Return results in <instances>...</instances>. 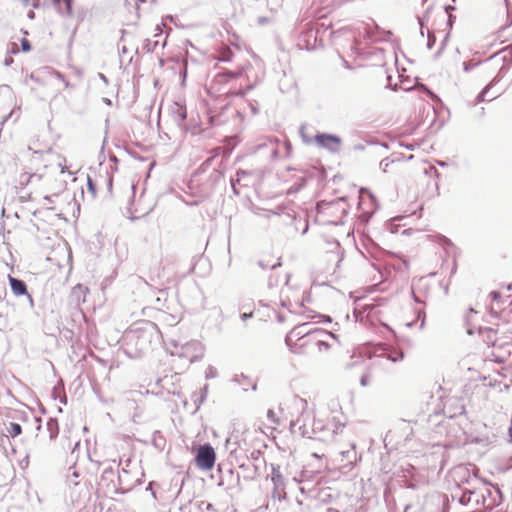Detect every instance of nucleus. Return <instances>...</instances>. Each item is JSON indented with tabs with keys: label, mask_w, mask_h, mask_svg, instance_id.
Returning <instances> with one entry per match:
<instances>
[{
	"label": "nucleus",
	"mask_w": 512,
	"mask_h": 512,
	"mask_svg": "<svg viewBox=\"0 0 512 512\" xmlns=\"http://www.w3.org/2000/svg\"><path fill=\"white\" fill-rule=\"evenodd\" d=\"M431 11V7H428L425 11V15L422 19H419V25H420V34L421 36H424V19L427 17L429 12Z\"/></svg>",
	"instance_id": "79ce46f5"
},
{
	"label": "nucleus",
	"mask_w": 512,
	"mask_h": 512,
	"mask_svg": "<svg viewBox=\"0 0 512 512\" xmlns=\"http://www.w3.org/2000/svg\"><path fill=\"white\" fill-rule=\"evenodd\" d=\"M267 417L268 419L275 423V424H278L279 423V420L276 418V415H275V412L272 410V409H269L268 412H267Z\"/></svg>",
	"instance_id": "09e8293b"
},
{
	"label": "nucleus",
	"mask_w": 512,
	"mask_h": 512,
	"mask_svg": "<svg viewBox=\"0 0 512 512\" xmlns=\"http://www.w3.org/2000/svg\"><path fill=\"white\" fill-rule=\"evenodd\" d=\"M261 456H262V451L259 449H255L250 453L249 458L252 459L253 461H258L261 459Z\"/></svg>",
	"instance_id": "37998d69"
},
{
	"label": "nucleus",
	"mask_w": 512,
	"mask_h": 512,
	"mask_svg": "<svg viewBox=\"0 0 512 512\" xmlns=\"http://www.w3.org/2000/svg\"><path fill=\"white\" fill-rule=\"evenodd\" d=\"M314 141L318 147L326 149L331 153L339 152V147L342 143L340 136L326 132H317L314 136Z\"/></svg>",
	"instance_id": "423d86ee"
},
{
	"label": "nucleus",
	"mask_w": 512,
	"mask_h": 512,
	"mask_svg": "<svg viewBox=\"0 0 512 512\" xmlns=\"http://www.w3.org/2000/svg\"><path fill=\"white\" fill-rule=\"evenodd\" d=\"M362 246L364 250H361V253L365 258L382 261L386 255H391V253L381 248L378 243L368 236L363 238Z\"/></svg>",
	"instance_id": "6e6552de"
},
{
	"label": "nucleus",
	"mask_w": 512,
	"mask_h": 512,
	"mask_svg": "<svg viewBox=\"0 0 512 512\" xmlns=\"http://www.w3.org/2000/svg\"><path fill=\"white\" fill-rule=\"evenodd\" d=\"M232 381L239 385H242L244 391H247L248 386H251V389L253 391L257 390V384L253 383L251 378L243 373L234 375Z\"/></svg>",
	"instance_id": "f3484780"
},
{
	"label": "nucleus",
	"mask_w": 512,
	"mask_h": 512,
	"mask_svg": "<svg viewBox=\"0 0 512 512\" xmlns=\"http://www.w3.org/2000/svg\"><path fill=\"white\" fill-rule=\"evenodd\" d=\"M341 455L343 458L348 460L350 463L352 462L351 458H356V451H355V445L352 446V449L341 452Z\"/></svg>",
	"instance_id": "c9c22d12"
},
{
	"label": "nucleus",
	"mask_w": 512,
	"mask_h": 512,
	"mask_svg": "<svg viewBox=\"0 0 512 512\" xmlns=\"http://www.w3.org/2000/svg\"><path fill=\"white\" fill-rule=\"evenodd\" d=\"M440 244L444 247V248H447V247H452L453 246V243L450 239H448L447 237L445 236H440Z\"/></svg>",
	"instance_id": "49530a36"
},
{
	"label": "nucleus",
	"mask_w": 512,
	"mask_h": 512,
	"mask_svg": "<svg viewBox=\"0 0 512 512\" xmlns=\"http://www.w3.org/2000/svg\"><path fill=\"white\" fill-rule=\"evenodd\" d=\"M423 90L427 92L428 96L433 100V101H440L439 97L433 92L431 91L427 86H424L423 87Z\"/></svg>",
	"instance_id": "8fccbe9b"
},
{
	"label": "nucleus",
	"mask_w": 512,
	"mask_h": 512,
	"mask_svg": "<svg viewBox=\"0 0 512 512\" xmlns=\"http://www.w3.org/2000/svg\"><path fill=\"white\" fill-rule=\"evenodd\" d=\"M436 43V37L432 32H428L427 35V48L432 49Z\"/></svg>",
	"instance_id": "ea45409f"
},
{
	"label": "nucleus",
	"mask_w": 512,
	"mask_h": 512,
	"mask_svg": "<svg viewBox=\"0 0 512 512\" xmlns=\"http://www.w3.org/2000/svg\"><path fill=\"white\" fill-rule=\"evenodd\" d=\"M512 25V11H510L508 8H507V24L502 27V29H505L507 27H510Z\"/></svg>",
	"instance_id": "6e6d98bb"
},
{
	"label": "nucleus",
	"mask_w": 512,
	"mask_h": 512,
	"mask_svg": "<svg viewBox=\"0 0 512 512\" xmlns=\"http://www.w3.org/2000/svg\"><path fill=\"white\" fill-rule=\"evenodd\" d=\"M252 317H253V312H249V313H246V312H244V313H240V318H241V320H243V321H246V320H248V319H250V318H252Z\"/></svg>",
	"instance_id": "680f3d73"
},
{
	"label": "nucleus",
	"mask_w": 512,
	"mask_h": 512,
	"mask_svg": "<svg viewBox=\"0 0 512 512\" xmlns=\"http://www.w3.org/2000/svg\"><path fill=\"white\" fill-rule=\"evenodd\" d=\"M21 50L25 53L32 50L31 42L27 38L21 39Z\"/></svg>",
	"instance_id": "4c0bfd02"
},
{
	"label": "nucleus",
	"mask_w": 512,
	"mask_h": 512,
	"mask_svg": "<svg viewBox=\"0 0 512 512\" xmlns=\"http://www.w3.org/2000/svg\"><path fill=\"white\" fill-rule=\"evenodd\" d=\"M271 481L275 490H285L286 482L278 464H271Z\"/></svg>",
	"instance_id": "4468645a"
},
{
	"label": "nucleus",
	"mask_w": 512,
	"mask_h": 512,
	"mask_svg": "<svg viewBox=\"0 0 512 512\" xmlns=\"http://www.w3.org/2000/svg\"><path fill=\"white\" fill-rule=\"evenodd\" d=\"M217 376V370L215 367L209 365L205 371V377L207 379L215 378Z\"/></svg>",
	"instance_id": "58836bf2"
},
{
	"label": "nucleus",
	"mask_w": 512,
	"mask_h": 512,
	"mask_svg": "<svg viewBox=\"0 0 512 512\" xmlns=\"http://www.w3.org/2000/svg\"><path fill=\"white\" fill-rule=\"evenodd\" d=\"M215 159V156H211L207 158L196 170V174L204 173L207 171V169L210 167L211 163Z\"/></svg>",
	"instance_id": "473e14b6"
},
{
	"label": "nucleus",
	"mask_w": 512,
	"mask_h": 512,
	"mask_svg": "<svg viewBox=\"0 0 512 512\" xmlns=\"http://www.w3.org/2000/svg\"><path fill=\"white\" fill-rule=\"evenodd\" d=\"M397 429H400L405 434L404 441H408L410 439V436L413 434L411 422L406 421L404 419L399 420L397 424Z\"/></svg>",
	"instance_id": "b1692460"
},
{
	"label": "nucleus",
	"mask_w": 512,
	"mask_h": 512,
	"mask_svg": "<svg viewBox=\"0 0 512 512\" xmlns=\"http://www.w3.org/2000/svg\"><path fill=\"white\" fill-rule=\"evenodd\" d=\"M445 499L444 495L440 493H432L426 495L424 498V502L421 507L422 512H439L440 509L444 506Z\"/></svg>",
	"instance_id": "9b49d317"
},
{
	"label": "nucleus",
	"mask_w": 512,
	"mask_h": 512,
	"mask_svg": "<svg viewBox=\"0 0 512 512\" xmlns=\"http://www.w3.org/2000/svg\"><path fill=\"white\" fill-rule=\"evenodd\" d=\"M404 352L403 351H391L387 355V359L390 360L393 363L400 362L404 359Z\"/></svg>",
	"instance_id": "cd10ccee"
},
{
	"label": "nucleus",
	"mask_w": 512,
	"mask_h": 512,
	"mask_svg": "<svg viewBox=\"0 0 512 512\" xmlns=\"http://www.w3.org/2000/svg\"><path fill=\"white\" fill-rule=\"evenodd\" d=\"M317 346L319 348L320 351L322 350H329L330 349V344L327 342V341H324L322 339H317Z\"/></svg>",
	"instance_id": "a19ab883"
},
{
	"label": "nucleus",
	"mask_w": 512,
	"mask_h": 512,
	"mask_svg": "<svg viewBox=\"0 0 512 512\" xmlns=\"http://www.w3.org/2000/svg\"><path fill=\"white\" fill-rule=\"evenodd\" d=\"M240 446V438L238 435L231 434L225 441V447L233 455Z\"/></svg>",
	"instance_id": "aec40b11"
},
{
	"label": "nucleus",
	"mask_w": 512,
	"mask_h": 512,
	"mask_svg": "<svg viewBox=\"0 0 512 512\" xmlns=\"http://www.w3.org/2000/svg\"><path fill=\"white\" fill-rule=\"evenodd\" d=\"M13 62H14L13 58H12L11 56H7V57L4 59L3 64H4L5 66H10Z\"/></svg>",
	"instance_id": "338daca9"
},
{
	"label": "nucleus",
	"mask_w": 512,
	"mask_h": 512,
	"mask_svg": "<svg viewBox=\"0 0 512 512\" xmlns=\"http://www.w3.org/2000/svg\"><path fill=\"white\" fill-rule=\"evenodd\" d=\"M308 323H304L301 325L295 326L285 337V343L289 347L290 351L296 353L294 346L292 345V337H296L297 339H302L306 336H315L316 338L321 337L323 335H330L333 338H337V335L334 333H328L324 329H313L306 330Z\"/></svg>",
	"instance_id": "39448f33"
},
{
	"label": "nucleus",
	"mask_w": 512,
	"mask_h": 512,
	"mask_svg": "<svg viewBox=\"0 0 512 512\" xmlns=\"http://www.w3.org/2000/svg\"><path fill=\"white\" fill-rule=\"evenodd\" d=\"M185 133H190L192 136L199 135L202 132L198 123H187L185 122L182 127H180Z\"/></svg>",
	"instance_id": "393cba45"
},
{
	"label": "nucleus",
	"mask_w": 512,
	"mask_h": 512,
	"mask_svg": "<svg viewBox=\"0 0 512 512\" xmlns=\"http://www.w3.org/2000/svg\"><path fill=\"white\" fill-rule=\"evenodd\" d=\"M87 189L91 193L92 199H94L97 194V186L90 175H87Z\"/></svg>",
	"instance_id": "72a5a7b5"
},
{
	"label": "nucleus",
	"mask_w": 512,
	"mask_h": 512,
	"mask_svg": "<svg viewBox=\"0 0 512 512\" xmlns=\"http://www.w3.org/2000/svg\"><path fill=\"white\" fill-rule=\"evenodd\" d=\"M500 54H503L502 60L507 63L508 66L512 65V46L502 49Z\"/></svg>",
	"instance_id": "c85d7f7f"
},
{
	"label": "nucleus",
	"mask_w": 512,
	"mask_h": 512,
	"mask_svg": "<svg viewBox=\"0 0 512 512\" xmlns=\"http://www.w3.org/2000/svg\"><path fill=\"white\" fill-rule=\"evenodd\" d=\"M368 36H369V38H370L372 41H375V42H381V41H387V40H388V38H386V37H384V38H382V37H378V36L373 35L372 33H369V35H368Z\"/></svg>",
	"instance_id": "bf43d9fd"
},
{
	"label": "nucleus",
	"mask_w": 512,
	"mask_h": 512,
	"mask_svg": "<svg viewBox=\"0 0 512 512\" xmlns=\"http://www.w3.org/2000/svg\"><path fill=\"white\" fill-rule=\"evenodd\" d=\"M56 10L60 14L71 16L73 13V0H53Z\"/></svg>",
	"instance_id": "dca6fc26"
},
{
	"label": "nucleus",
	"mask_w": 512,
	"mask_h": 512,
	"mask_svg": "<svg viewBox=\"0 0 512 512\" xmlns=\"http://www.w3.org/2000/svg\"><path fill=\"white\" fill-rule=\"evenodd\" d=\"M112 187H113V177L111 175H109L107 178V188H108L109 192H112Z\"/></svg>",
	"instance_id": "0e129e2a"
},
{
	"label": "nucleus",
	"mask_w": 512,
	"mask_h": 512,
	"mask_svg": "<svg viewBox=\"0 0 512 512\" xmlns=\"http://www.w3.org/2000/svg\"><path fill=\"white\" fill-rule=\"evenodd\" d=\"M79 476L80 473L76 470L74 466L69 467L68 472L66 474V484L69 487L77 486L79 484Z\"/></svg>",
	"instance_id": "412c9836"
},
{
	"label": "nucleus",
	"mask_w": 512,
	"mask_h": 512,
	"mask_svg": "<svg viewBox=\"0 0 512 512\" xmlns=\"http://www.w3.org/2000/svg\"><path fill=\"white\" fill-rule=\"evenodd\" d=\"M493 357L497 363H505L512 357V340L497 339L492 343Z\"/></svg>",
	"instance_id": "1a4fd4ad"
},
{
	"label": "nucleus",
	"mask_w": 512,
	"mask_h": 512,
	"mask_svg": "<svg viewBox=\"0 0 512 512\" xmlns=\"http://www.w3.org/2000/svg\"><path fill=\"white\" fill-rule=\"evenodd\" d=\"M88 292V288L82 284H77L72 288L70 299L76 305H79L81 302H85L86 293Z\"/></svg>",
	"instance_id": "2eb2a0df"
},
{
	"label": "nucleus",
	"mask_w": 512,
	"mask_h": 512,
	"mask_svg": "<svg viewBox=\"0 0 512 512\" xmlns=\"http://www.w3.org/2000/svg\"><path fill=\"white\" fill-rule=\"evenodd\" d=\"M7 296V288L5 286H0V301H3Z\"/></svg>",
	"instance_id": "052dcab7"
},
{
	"label": "nucleus",
	"mask_w": 512,
	"mask_h": 512,
	"mask_svg": "<svg viewBox=\"0 0 512 512\" xmlns=\"http://www.w3.org/2000/svg\"><path fill=\"white\" fill-rule=\"evenodd\" d=\"M8 281H9V285H10V289H11L12 293L16 297H25L28 308L30 310L34 309V306H35L34 299L28 291L26 282L20 278L13 277L11 275H8Z\"/></svg>",
	"instance_id": "0eeeda50"
},
{
	"label": "nucleus",
	"mask_w": 512,
	"mask_h": 512,
	"mask_svg": "<svg viewBox=\"0 0 512 512\" xmlns=\"http://www.w3.org/2000/svg\"><path fill=\"white\" fill-rule=\"evenodd\" d=\"M317 317H319L321 319L319 322H322V323H331L332 322V318L329 315L318 314Z\"/></svg>",
	"instance_id": "5fc2aeb1"
},
{
	"label": "nucleus",
	"mask_w": 512,
	"mask_h": 512,
	"mask_svg": "<svg viewBox=\"0 0 512 512\" xmlns=\"http://www.w3.org/2000/svg\"><path fill=\"white\" fill-rule=\"evenodd\" d=\"M490 298L494 302H498L501 299V293L499 291L493 290L489 294Z\"/></svg>",
	"instance_id": "de8ad7c7"
},
{
	"label": "nucleus",
	"mask_w": 512,
	"mask_h": 512,
	"mask_svg": "<svg viewBox=\"0 0 512 512\" xmlns=\"http://www.w3.org/2000/svg\"><path fill=\"white\" fill-rule=\"evenodd\" d=\"M455 20H456V17L452 14V13H449L447 14V22H446V25L448 27L449 30L452 29L454 23H455Z\"/></svg>",
	"instance_id": "a18cd8bd"
},
{
	"label": "nucleus",
	"mask_w": 512,
	"mask_h": 512,
	"mask_svg": "<svg viewBox=\"0 0 512 512\" xmlns=\"http://www.w3.org/2000/svg\"><path fill=\"white\" fill-rule=\"evenodd\" d=\"M7 432L9 433L10 437L15 438L22 433V427L19 423L10 422L9 426L7 427Z\"/></svg>",
	"instance_id": "a878e982"
},
{
	"label": "nucleus",
	"mask_w": 512,
	"mask_h": 512,
	"mask_svg": "<svg viewBox=\"0 0 512 512\" xmlns=\"http://www.w3.org/2000/svg\"><path fill=\"white\" fill-rule=\"evenodd\" d=\"M9 327V319L7 313L4 312L3 306L0 307V330L3 331Z\"/></svg>",
	"instance_id": "7c9ffc66"
},
{
	"label": "nucleus",
	"mask_w": 512,
	"mask_h": 512,
	"mask_svg": "<svg viewBox=\"0 0 512 512\" xmlns=\"http://www.w3.org/2000/svg\"><path fill=\"white\" fill-rule=\"evenodd\" d=\"M172 116L174 122L180 128L187 120V109L186 106L180 103L175 102L172 107Z\"/></svg>",
	"instance_id": "ddd939ff"
},
{
	"label": "nucleus",
	"mask_w": 512,
	"mask_h": 512,
	"mask_svg": "<svg viewBox=\"0 0 512 512\" xmlns=\"http://www.w3.org/2000/svg\"><path fill=\"white\" fill-rule=\"evenodd\" d=\"M241 71L234 72L230 70H224L216 75V79L219 82H228L232 79H236L241 76Z\"/></svg>",
	"instance_id": "4be33fe9"
},
{
	"label": "nucleus",
	"mask_w": 512,
	"mask_h": 512,
	"mask_svg": "<svg viewBox=\"0 0 512 512\" xmlns=\"http://www.w3.org/2000/svg\"><path fill=\"white\" fill-rule=\"evenodd\" d=\"M319 34L320 29L315 28L310 24H306L298 37L297 46L300 49H305L307 51L316 50L318 47L323 46L322 39L319 38Z\"/></svg>",
	"instance_id": "20e7f679"
},
{
	"label": "nucleus",
	"mask_w": 512,
	"mask_h": 512,
	"mask_svg": "<svg viewBox=\"0 0 512 512\" xmlns=\"http://www.w3.org/2000/svg\"><path fill=\"white\" fill-rule=\"evenodd\" d=\"M369 384V375L367 373L360 377V385L366 387Z\"/></svg>",
	"instance_id": "864d4df0"
},
{
	"label": "nucleus",
	"mask_w": 512,
	"mask_h": 512,
	"mask_svg": "<svg viewBox=\"0 0 512 512\" xmlns=\"http://www.w3.org/2000/svg\"><path fill=\"white\" fill-rule=\"evenodd\" d=\"M296 404L302 410L301 415L290 422V429L292 430L295 426H299L300 433L302 437L307 438H317L321 441H328L334 438L336 434H338L339 429H342L344 425L340 422H332L324 423L323 420H313L311 434L306 428V422L303 419L304 412L307 409L308 403L305 399L296 397Z\"/></svg>",
	"instance_id": "f257e3e1"
},
{
	"label": "nucleus",
	"mask_w": 512,
	"mask_h": 512,
	"mask_svg": "<svg viewBox=\"0 0 512 512\" xmlns=\"http://www.w3.org/2000/svg\"><path fill=\"white\" fill-rule=\"evenodd\" d=\"M152 445L160 451L165 448L166 439L159 430H155L152 434Z\"/></svg>",
	"instance_id": "5701e85b"
},
{
	"label": "nucleus",
	"mask_w": 512,
	"mask_h": 512,
	"mask_svg": "<svg viewBox=\"0 0 512 512\" xmlns=\"http://www.w3.org/2000/svg\"><path fill=\"white\" fill-rule=\"evenodd\" d=\"M53 74L60 81H65V77H64V75L61 72L54 70Z\"/></svg>",
	"instance_id": "69168bd1"
},
{
	"label": "nucleus",
	"mask_w": 512,
	"mask_h": 512,
	"mask_svg": "<svg viewBox=\"0 0 512 512\" xmlns=\"http://www.w3.org/2000/svg\"><path fill=\"white\" fill-rule=\"evenodd\" d=\"M481 497L484 504H486L488 500L487 506H497L501 503L502 493L498 487H495L494 490L485 488L481 493Z\"/></svg>",
	"instance_id": "f8f14e48"
},
{
	"label": "nucleus",
	"mask_w": 512,
	"mask_h": 512,
	"mask_svg": "<svg viewBox=\"0 0 512 512\" xmlns=\"http://www.w3.org/2000/svg\"><path fill=\"white\" fill-rule=\"evenodd\" d=\"M198 508L201 512H203L204 509L211 510L213 509V504L210 502L201 501L198 505Z\"/></svg>",
	"instance_id": "c03bdc74"
},
{
	"label": "nucleus",
	"mask_w": 512,
	"mask_h": 512,
	"mask_svg": "<svg viewBox=\"0 0 512 512\" xmlns=\"http://www.w3.org/2000/svg\"><path fill=\"white\" fill-rule=\"evenodd\" d=\"M220 187H226L224 173L219 169L214 168L208 177L205 187L203 188V193L206 197H210Z\"/></svg>",
	"instance_id": "9d476101"
},
{
	"label": "nucleus",
	"mask_w": 512,
	"mask_h": 512,
	"mask_svg": "<svg viewBox=\"0 0 512 512\" xmlns=\"http://www.w3.org/2000/svg\"><path fill=\"white\" fill-rule=\"evenodd\" d=\"M115 475L114 468L112 466L106 467L101 475V479L103 481H112V478Z\"/></svg>",
	"instance_id": "2f4dec72"
},
{
	"label": "nucleus",
	"mask_w": 512,
	"mask_h": 512,
	"mask_svg": "<svg viewBox=\"0 0 512 512\" xmlns=\"http://www.w3.org/2000/svg\"><path fill=\"white\" fill-rule=\"evenodd\" d=\"M160 331L157 325L151 321L135 323L126 333L125 339L134 344L139 353H146L150 350L153 342L160 340Z\"/></svg>",
	"instance_id": "f03ea898"
},
{
	"label": "nucleus",
	"mask_w": 512,
	"mask_h": 512,
	"mask_svg": "<svg viewBox=\"0 0 512 512\" xmlns=\"http://www.w3.org/2000/svg\"><path fill=\"white\" fill-rule=\"evenodd\" d=\"M443 8L446 14L452 13L454 10H456V7L450 4L445 5Z\"/></svg>",
	"instance_id": "e2e57ef3"
},
{
	"label": "nucleus",
	"mask_w": 512,
	"mask_h": 512,
	"mask_svg": "<svg viewBox=\"0 0 512 512\" xmlns=\"http://www.w3.org/2000/svg\"><path fill=\"white\" fill-rule=\"evenodd\" d=\"M501 80L500 76L494 77L491 82L486 85L475 98V104H479L486 100V95L492 87H494Z\"/></svg>",
	"instance_id": "a211bd4d"
},
{
	"label": "nucleus",
	"mask_w": 512,
	"mask_h": 512,
	"mask_svg": "<svg viewBox=\"0 0 512 512\" xmlns=\"http://www.w3.org/2000/svg\"><path fill=\"white\" fill-rule=\"evenodd\" d=\"M159 42L158 41H152L150 39H145L144 42H143V50H145L147 53H152L154 52V50L156 49V47L158 46Z\"/></svg>",
	"instance_id": "c756f323"
},
{
	"label": "nucleus",
	"mask_w": 512,
	"mask_h": 512,
	"mask_svg": "<svg viewBox=\"0 0 512 512\" xmlns=\"http://www.w3.org/2000/svg\"><path fill=\"white\" fill-rule=\"evenodd\" d=\"M249 108L251 110L252 115H257L259 112L258 104L256 102L250 103Z\"/></svg>",
	"instance_id": "13d9d810"
},
{
	"label": "nucleus",
	"mask_w": 512,
	"mask_h": 512,
	"mask_svg": "<svg viewBox=\"0 0 512 512\" xmlns=\"http://www.w3.org/2000/svg\"><path fill=\"white\" fill-rule=\"evenodd\" d=\"M257 264L262 270H267V269L274 270L282 265L280 258L277 260V262H275L273 264H270L269 261H265V260H258Z\"/></svg>",
	"instance_id": "bb28decb"
},
{
	"label": "nucleus",
	"mask_w": 512,
	"mask_h": 512,
	"mask_svg": "<svg viewBox=\"0 0 512 512\" xmlns=\"http://www.w3.org/2000/svg\"><path fill=\"white\" fill-rule=\"evenodd\" d=\"M389 165H390V161L387 158L381 160V162H380V168L383 170V172L387 171V168Z\"/></svg>",
	"instance_id": "4d7b16f0"
},
{
	"label": "nucleus",
	"mask_w": 512,
	"mask_h": 512,
	"mask_svg": "<svg viewBox=\"0 0 512 512\" xmlns=\"http://www.w3.org/2000/svg\"><path fill=\"white\" fill-rule=\"evenodd\" d=\"M240 183V178L231 177L230 178V185L231 189L234 195L238 196L240 194L239 190L237 189V184Z\"/></svg>",
	"instance_id": "e433bc0d"
},
{
	"label": "nucleus",
	"mask_w": 512,
	"mask_h": 512,
	"mask_svg": "<svg viewBox=\"0 0 512 512\" xmlns=\"http://www.w3.org/2000/svg\"><path fill=\"white\" fill-rule=\"evenodd\" d=\"M281 493H284V490H275V486H273L272 490V497L278 498L279 500L284 499L285 497L281 495Z\"/></svg>",
	"instance_id": "603ef678"
},
{
	"label": "nucleus",
	"mask_w": 512,
	"mask_h": 512,
	"mask_svg": "<svg viewBox=\"0 0 512 512\" xmlns=\"http://www.w3.org/2000/svg\"><path fill=\"white\" fill-rule=\"evenodd\" d=\"M404 512H417V510L414 509L412 504H408L405 506Z\"/></svg>",
	"instance_id": "774afa93"
},
{
	"label": "nucleus",
	"mask_w": 512,
	"mask_h": 512,
	"mask_svg": "<svg viewBox=\"0 0 512 512\" xmlns=\"http://www.w3.org/2000/svg\"><path fill=\"white\" fill-rule=\"evenodd\" d=\"M47 430L49 431V437L51 440L56 439L59 434V423L58 419L50 417L46 423Z\"/></svg>",
	"instance_id": "6ab92c4d"
},
{
	"label": "nucleus",
	"mask_w": 512,
	"mask_h": 512,
	"mask_svg": "<svg viewBox=\"0 0 512 512\" xmlns=\"http://www.w3.org/2000/svg\"><path fill=\"white\" fill-rule=\"evenodd\" d=\"M207 390H208V385H205L201 391L200 397L194 400L196 407H197L196 409H198L199 406L205 401L206 396H207Z\"/></svg>",
	"instance_id": "f704fd0d"
},
{
	"label": "nucleus",
	"mask_w": 512,
	"mask_h": 512,
	"mask_svg": "<svg viewBox=\"0 0 512 512\" xmlns=\"http://www.w3.org/2000/svg\"><path fill=\"white\" fill-rule=\"evenodd\" d=\"M195 464L202 471H210L216 462V452L210 443H204L194 449Z\"/></svg>",
	"instance_id": "7ed1b4c3"
},
{
	"label": "nucleus",
	"mask_w": 512,
	"mask_h": 512,
	"mask_svg": "<svg viewBox=\"0 0 512 512\" xmlns=\"http://www.w3.org/2000/svg\"><path fill=\"white\" fill-rule=\"evenodd\" d=\"M475 66H476V64H474L470 61L463 62V70L465 72H470Z\"/></svg>",
	"instance_id": "3c124183"
}]
</instances>
